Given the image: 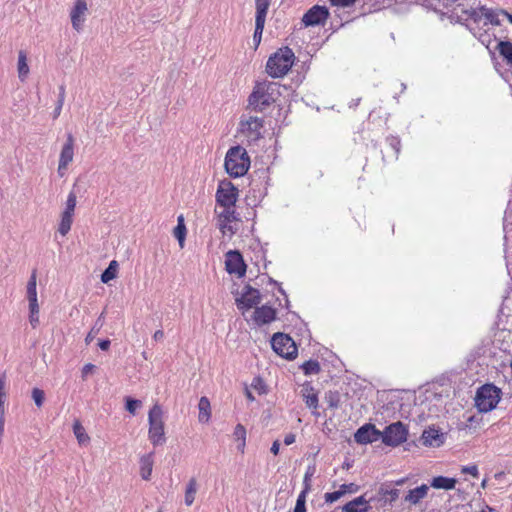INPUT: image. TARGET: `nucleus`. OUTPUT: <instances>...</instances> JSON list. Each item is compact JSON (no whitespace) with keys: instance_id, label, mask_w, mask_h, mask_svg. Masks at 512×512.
<instances>
[{"instance_id":"f257e3e1","label":"nucleus","mask_w":512,"mask_h":512,"mask_svg":"<svg viewBox=\"0 0 512 512\" xmlns=\"http://www.w3.org/2000/svg\"><path fill=\"white\" fill-rule=\"evenodd\" d=\"M264 118L250 113L241 115L237 127V136L247 145L254 144L263 138Z\"/></svg>"},{"instance_id":"f03ea898","label":"nucleus","mask_w":512,"mask_h":512,"mask_svg":"<svg viewBox=\"0 0 512 512\" xmlns=\"http://www.w3.org/2000/svg\"><path fill=\"white\" fill-rule=\"evenodd\" d=\"M250 164V157L244 147L237 145L228 149L224 167L230 177L244 176L248 172Z\"/></svg>"},{"instance_id":"7ed1b4c3","label":"nucleus","mask_w":512,"mask_h":512,"mask_svg":"<svg viewBox=\"0 0 512 512\" xmlns=\"http://www.w3.org/2000/svg\"><path fill=\"white\" fill-rule=\"evenodd\" d=\"M295 61V55L291 48H279L272 54L266 63V72L272 78H281L285 76L292 68Z\"/></svg>"},{"instance_id":"20e7f679","label":"nucleus","mask_w":512,"mask_h":512,"mask_svg":"<svg viewBox=\"0 0 512 512\" xmlns=\"http://www.w3.org/2000/svg\"><path fill=\"white\" fill-rule=\"evenodd\" d=\"M148 439L154 447L166 442L164 411L160 404L155 403L148 412Z\"/></svg>"},{"instance_id":"39448f33","label":"nucleus","mask_w":512,"mask_h":512,"mask_svg":"<svg viewBox=\"0 0 512 512\" xmlns=\"http://www.w3.org/2000/svg\"><path fill=\"white\" fill-rule=\"evenodd\" d=\"M278 94L277 84L273 82H259L254 86L248 102L254 109L263 111L276 101Z\"/></svg>"},{"instance_id":"423d86ee","label":"nucleus","mask_w":512,"mask_h":512,"mask_svg":"<svg viewBox=\"0 0 512 512\" xmlns=\"http://www.w3.org/2000/svg\"><path fill=\"white\" fill-rule=\"evenodd\" d=\"M501 389L493 384L481 386L476 393L475 404L480 412H490L496 408L501 399Z\"/></svg>"},{"instance_id":"0eeeda50","label":"nucleus","mask_w":512,"mask_h":512,"mask_svg":"<svg viewBox=\"0 0 512 512\" xmlns=\"http://www.w3.org/2000/svg\"><path fill=\"white\" fill-rule=\"evenodd\" d=\"M382 442L391 447H397L407 441L408 428L401 421L388 425L383 431H380Z\"/></svg>"},{"instance_id":"6e6552de","label":"nucleus","mask_w":512,"mask_h":512,"mask_svg":"<svg viewBox=\"0 0 512 512\" xmlns=\"http://www.w3.org/2000/svg\"><path fill=\"white\" fill-rule=\"evenodd\" d=\"M271 345L275 353L285 359L293 360L297 357V346L294 340L287 334H274L271 340Z\"/></svg>"},{"instance_id":"1a4fd4ad","label":"nucleus","mask_w":512,"mask_h":512,"mask_svg":"<svg viewBox=\"0 0 512 512\" xmlns=\"http://www.w3.org/2000/svg\"><path fill=\"white\" fill-rule=\"evenodd\" d=\"M238 198V189L230 181L219 183L216 191V202L223 209H235Z\"/></svg>"},{"instance_id":"9d476101","label":"nucleus","mask_w":512,"mask_h":512,"mask_svg":"<svg viewBox=\"0 0 512 512\" xmlns=\"http://www.w3.org/2000/svg\"><path fill=\"white\" fill-rule=\"evenodd\" d=\"M225 269L229 274L235 275L238 278L245 276L247 265L238 250H229L225 254Z\"/></svg>"},{"instance_id":"9b49d317","label":"nucleus","mask_w":512,"mask_h":512,"mask_svg":"<svg viewBox=\"0 0 512 512\" xmlns=\"http://www.w3.org/2000/svg\"><path fill=\"white\" fill-rule=\"evenodd\" d=\"M329 15L325 6L314 5L303 15L302 22L306 27L324 25Z\"/></svg>"},{"instance_id":"f8f14e48","label":"nucleus","mask_w":512,"mask_h":512,"mask_svg":"<svg viewBox=\"0 0 512 512\" xmlns=\"http://www.w3.org/2000/svg\"><path fill=\"white\" fill-rule=\"evenodd\" d=\"M74 137L71 133L67 135L66 142L62 146L59 162H58V174L63 177L68 166L74 159Z\"/></svg>"},{"instance_id":"ddd939ff","label":"nucleus","mask_w":512,"mask_h":512,"mask_svg":"<svg viewBox=\"0 0 512 512\" xmlns=\"http://www.w3.org/2000/svg\"><path fill=\"white\" fill-rule=\"evenodd\" d=\"M261 296L259 290L252 288L251 286H246L245 291L242 293L241 297L236 300L237 307L240 310H249L260 303Z\"/></svg>"},{"instance_id":"4468645a","label":"nucleus","mask_w":512,"mask_h":512,"mask_svg":"<svg viewBox=\"0 0 512 512\" xmlns=\"http://www.w3.org/2000/svg\"><path fill=\"white\" fill-rule=\"evenodd\" d=\"M421 441L427 447H440L444 444L445 435L435 426H429L423 431Z\"/></svg>"},{"instance_id":"2eb2a0df","label":"nucleus","mask_w":512,"mask_h":512,"mask_svg":"<svg viewBox=\"0 0 512 512\" xmlns=\"http://www.w3.org/2000/svg\"><path fill=\"white\" fill-rule=\"evenodd\" d=\"M88 11L86 0H76L74 6L70 12L72 27L76 31H80L82 29L83 23L85 21V14Z\"/></svg>"},{"instance_id":"dca6fc26","label":"nucleus","mask_w":512,"mask_h":512,"mask_svg":"<svg viewBox=\"0 0 512 512\" xmlns=\"http://www.w3.org/2000/svg\"><path fill=\"white\" fill-rule=\"evenodd\" d=\"M381 439L380 431L372 424L360 427L355 433V440L360 444H368Z\"/></svg>"},{"instance_id":"f3484780","label":"nucleus","mask_w":512,"mask_h":512,"mask_svg":"<svg viewBox=\"0 0 512 512\" xmlns=\"http://www.w3.org/2000/svg\"><path fill=\"white\" fill-rule=\"evenodd\" d=\"M236 219L235 209H223L217 213V225L222 235H232L234 231L231 223Z\"/></svg>"},{"instance_id":"a211bd4d","label":"nucleus","mask_w":512,"mask_h":512,"mask_svg":"<svg viewBox=\"0 0 512 512\" xmlns=\"http://www.w3.org/2000/svg\"><path fill=\"white\" fill-rule=\"evenodd\" d=\"M276 318V310L271 306L263 305L254 311L253 320L257 325L271 323Z\"/></svg>"},{"instance_id":"6ab92c4d","label":"nucleus","mask_w":512,"mask_h":512,"mask_svg":"<svg viewBox=\"0 0 512 512\" xmlns=\"http://www.w3.org/2000/svg\"><path fill=\"white\" fill-rule=\"evenodd\" d=\"M370 508L369 501L362 495L346 503L342 512H369Z\"/></svg>"},{"instance_id":"aec40b11","label":"nucleus","mask_w":512,"mask_h":512,"mask_svg":"<svg viewBox=\"0 0 512 512\" xmlns=\"http://www.w3.org/2000/svg\"><path fill=\"white\" fill-rule=\"evenodd\" d=\"M140 475L143 480H149L152 474L154 465V452L147 453L141 456L140 461Z\"/></svg>"},{"instance_id":"412c9836","label":"nucleus","mask_w":512,"mask_h":512,"mask_svg":"<svg viewBox=\"0 0 512 512\" xmlns=\"http://www.w3.org/2000/svg\"><path fill=\"white\" fill-rule=\"evenodd\" d=\"M429 487L426 484H422L414 489L408 491L405 496V501L411 505L418 504L428 494Z\"/></svg>"},{"instance_id":"4be33fe9","label":"nucleus","mask_w":512,"mask_h":512,"mask_svg":"<svg viewBox=\"0 0 512 512\" xmlns=\"http://www.w3.org/2000/svg\"><path fill=\"white\" fill-rule=\"evenodd\" d=\"M385 142H386L388 151L386 152V154H383V159L384 160L386 158H388L390 160L397 159L399 152H400V147H401L400 139L395 136H389L386 138Z\"/></svg>"},{"instance_id":"5701e85b","label":"nucleus","mask_w":512,"mask_h":512,"mask_svg":"<svg viewBox=\"0 0 512 512\" xmlns=\"http://www.w3.org/2000/svg\"><path fill=\"white\" fill-rule=\"evenodd\" d=\"M302 397L308 408L317 410L318 394L312 386L306 385L302 389Z\"/></svg>"},{"instance_id":"b1692460","label":"nucleus","mask_w":512,"mask_h":512,"mask_svg":"<svg viewBox=\"0 0 512 512\" xmlns=\"http://www.w3.org/2000/svg\"><path fill=\"white\" fill-rule=\"evenodd\" d=\"M6 376L3 374L0 376V436L4 432V415H5V407L4 402L6 399Z\"/></svg>"},{"instance_id":"393cba45","label":"nucleus","mask_w":512,"mask_h":512,"mask_svg":"<svg viewBox=\"0 0 512 512\" xmlns=\"http://www.w3.org/2000/svg\"><path fill=\"white\" fill-rule=\"evenodd\" d=\"M457 480L445 476H437L431 480V487L435 489L452 490L455 488Z\"/></svg>"},{"instance_id":"a878e982","label":"nucleus","mask_w":512,"mask_h":512,"mask_svg":"<svg viewBox=\"0 0 512 512\" xmlns=\"http://www.w3.org/2000/svg\"><path fill=\"white\" fill-rule=\"evenodd\" d=\"M246 428L242 424H237L233 431V438L237 442V449L243 454L246 447Z\"/></svg>"},{"instance_id":"bb28decb","label":"nucleus","mask_w":512,"mask_h":512,"mask_svg":"<svg viewBox=\"0 0 512 512\" xmlns=\"http://www.w3.org/2000/svg\"><path fill=\"white\" fill-rule=\"evenodd\" d=\"M272 0H255V21L266 22Z\"/></svg>"},{"instance_id":"cd10ccee","label":"nucleus","mask_w":512,"mask_h":512,"mask_svg":"<svg viewBox=\"0 0 512 512\" xmlns=\"http://www.w3.org/2000/svg\"><path fill=\"white\" fill-rule=\"evenodd\" d=\"M199 415L198 419L202 423H207L211 418V406L210 401L207 397L203 396L200 398L198 403Z\"/></svg>"},{"instance_id":"c85d7f7f","label":"nucleus","mask_w":512,"mask_h":512,"mask_svg":"<svg viewBox=\"0 0 512 512\" xmlns=\"http://www.w3.org/2000/svg\"><path fill=\"white\" fill-rule=\"evenodd\" d=\"M74 213L63 211L61 213L60 222L58 225V232L62 236H66L71 230L73 224Z\"/></svg>"},{"instance_id":"c756f323","label":"nucleus","mask_w":512,"mask_h":512,"mask_svg":"<svg viewBox=\"0 0 512 512\" xmlns=\"http://www.w3.org/2000/svg\"><path fill=\"white\" fill-rule=\"evenodd\" d=\"M187 229L184 223L183 215H179L177 218V225L173 230V235L178 240L181 248L184 247Z\"/></svg>"},{"instance_id":"7c9ffc66","label":"nucleus","mask_w":512,"mask_h":512,"mask_svg":"<svg viewBox=\"0 0 512 512\" xmlns=\"http://www.w3.org/2000/svg\"><path fill=\"white\" fill-rule=\"evenodd\" d=\"M73 432L80 445L88 444L90 441L89 435L86 433L85 428L82 426L79 420H75L73 423Z\"/></svg>"},{"instance_id":"2f4dec72","label":"nucleus","mask_w":512,"mask_h":512,"mask_svg":"<svg viewBox=\"0 0 512 512\" xmlns=\"http://www.w3.org/2000/svg\"><path fill=\"white\" fill-rule=\"evenodd\" d=\"M497 50L506 63L512 67V42L500 41L497 45Z\"/></svg>"},{"instance_id":"473e14b6","label":"nucleus","mask_w":512,"mask_h":512,"mask_svg":"<svg viewBox=\"0 0 512 512\" xmlns=\"http://www.w3.org/2000/svg\"><path fill=\"white\" fill-rule=\"evenodd\" d=\"M484 6L479 8H471L470 10L465 11L466 20H470L473 24L480 25L483 24L484 21Z\"/></svg>"},{"instance_id":"72a5a7b5","label":"nucleus","mask_w":512,"mask_h":512,"mask_svg":"<svg viewBox=\"0 0 512 512\" xmlns=\"http://www.w3.org/2000/svg\"><path fill=\"white\" fill-rule=\"evenodd\" d=\"M117 273H118V262L116 260H112L109 263V266L102 273L101 281L103 283H108L117 277Z\"/></svg>"},{"instance_id":"f704fd0d","label":"nucleus","mask_w":512,"mask_h":512,"mask_svg":"<svg viewBox=\"0 0 512 512\" xmlns=\"http://www.w3.org/2000/svg\"><path fill=\"white\" fill-rule=\"evenodd\" d=\"M18 74L19 78L24 81L29 74V66L27 64V56L24 51L18 54Z\"/></svg>"},{"instance_id":"c9c22d12","label":"nucleus","mask_w":512,"mask_h":512,"mask_svg":"<svg viewBox=\"0 0 512 512\" xmlns=\"http://www.w3.org/2000/svg\"><path fill=\"white\" fill-rule=\"evenodd\" d=\"M197 492V481L195 478H191L187 484L185 491V504L191 506L195 500Z\"/></svg>"},{"instance_id":"e433bc0d","label":"nucleus","mask_w":512,"mask_h":512,"mask_svg":"<svg viewBox=\"0 0 512 512\" xmlns=\"http://www.w3.org/2000/svg\"><path fill=\"white\" fill-rule=\"evenodd\" d=\"M27 299L35 300L37 299V272L33 270L30 276V279L27 283Z\"/></svg>"},{"instance_id":"4c0bfd02","label":"nucleus","mask_w":512,"mask_h":512,"mask_svg":"<svg viewBox=\"0 0 512 512\" xmlns=\"http://www.w3.org/2000/svg\"><path fill=\"white\" fill-rule=\"evenodd\" d=\"M489 24L498 26L500 25V20L498 18V13L490 8H484V21L483 26H488Z\"/></svg>"},{"instance_id":"58836bf2","label":"nucleus","mask_w":512,"mask_h":512,"mask_svg":"<svg viewBox=\"0 0 512 512\" xmlns=\"http://www.w3.org/2000/svg\"><path fill=\"white\" fill-rule=\"evenodd\" d=\"M301 368L306 375L317 374L320 371V364L316 360H308L302 364Z\"/></svg>"},{"instance_id":"ea45409f","label":"nucleus","mask_w":512,"mask_h":512,"mask_svg":"<svg viewBox=\"0 0 512 512\" xmlns=\"http://www.w3.org/2000/svg\"><path fill=\"white\" fill-rule=\"evenodd\" d=\"M265 27V22L255 21V30L253 34V41L255 44V48L259 46L262 39L263 30Z\"/></svg>"},{"instance_id":"a19ab883","label":"nucleus","mask_w":512,"mask_h":512,"mask_svg":"<svg viewBox=\"0 0 512 512\" xmlns=\"http://www.w3.org/2000/svg\"><path fill=\"white\" fill-rule=\"evenodd\" d=\"M251 387L259 394L263 395L267 393V386L264 380L260 377H255L251 383Z\"/></svg>"},{"instance_id":"79ce46f5","label":"nucleus","mask_w":512,"mask_h":512,"mask_svg":"<svg viewBox=\"0 0 512 512\" xmlns=\"http://www.w3.org/2000/svg\"><path fill=\"white\" fill-rule=\"evenodd\" d=\"M379 494L382 495L390 503H393L399 497V490L398 489L387 490V489L381 488L379 490Z\"/></svg>"},{"instance_id":"37998d69","label":"nucleus","mask_w":512,"mask_h":512,"mask_svg":"<svg viewBox=\"0 0 512 512\" xmlns=\"http://www.w3.org/2000/svg\"><path fill=\"white\" fill-rule=\"evenodd\" d=\"M141 404L140 400L133 399L131 397H126L125 399V408L131 415L136 414V410L141 406Z\"/></svg>"},{"instance_id":"c03bdc74","label":"nucleus","mask_w":512,"mask_h":512,"mask_svg":"<svg viewBox=\"0 0 512 512\" xmlns=\"http://www.w3.org/2000/svg\"><path fill=\"white\" fill-rule=\"evenodd\" d=\"M76 204H77V196L74 192H70L67 196L64 211L74 213Z\"/></svg>"},{"instance_id":"a18cd8bd","label":"nucleus","mask_w":512,"mask_h":512,"mask_svg":"<svg viewBox=\"0 0 512 512\" xmlns=\"http://www.w3.org/2000/svg\"><path fill=\"white\" fill-rule=\"evenodd\" d=\"M306 497L305 492H300L293 512H306Z\"/></svg>"},{"instance_id":"49530a36","label":"nucleus","mask_w":512,"mask_h":512,"mask_svg":"<svg viewBox=\"0 0 512 512\" xmlns=\"http://www.w3.org/2000/svg\"><path fill=\"white\" fill-rule=\"evenodd\" d=\"M330 5L336 8H350L355 5L358 0H328Z\"/></svg>"},{"instance_id":"de8ad7c7","label":"nucleus","mask_w":512,"mask_h":512,"mask_svg":"<svg viewBox=\"0 0 512 512\" xmlns=\"http://www.w3.org/2000/svg\"><path fill=\"white\" fill-rule=\"evenodd\" d=\"M32 398H33L35 404L37 405V407H41L45 400V393L43 390H41L39 388H33Z\"/></svg>"},{"instance_id":"09e8293b","label":"nucleus","mask_w":512,"mask_h":512,"mask_svg":"<svg viewBox=\"0 0 512 512\" xmlns=\"http://www.w3.org/2000/svg\"><path fill=\"white\" fill-rule=\"evenodd\" d=\"M342 496H344V491H341L340 489L334 492H327L324 495V499L326 503H334L337 500H339Z\"/></svg>"},{"instance_id":"8fccbe9b","label":"nucleus","mask_w":512,"mask_h":512,"mask_svg":"<svg viewBox=\"0 0 512 512\" xmlns=\"http://www.w3.org/2000/svg\"><path fill=\"white\" fill-rule=\"evenodd\" d=\"M461 472L463 474H469L474 478H477L479 476V471L477 465H469V466H463L461 469Z\"/></svg>"},{"instance_id":"3c124183","label":"nucleus","mask_w":512,"mask_h":512,"mask_svg":"<svg viewBox=\"0 0 512 512\" xmlns=\"http://www.w3.org/2000/svg\"><path fill=\"white\" fill-rule=\"evenodd\" d=\"M313 475V472H309L307 471L304 475V480H303V484H304V488L301 492H305V495H307L309 493V491L311 490V477Z\"/></svg>"},{"instance_id":"603ef678","label":"nucleus","mask_w":512,"mask_h":512,"mask_svg":"<svg viewBox=\"0 0 512 512\" xmlns=\"http://www.w3.org/2000/svg\"><path fill=\"white\" fill-rule=\"evenodd\" d=\"M341 491H344V495L346 493H355L358 490V486L354 483L342 484L339 488Z\"/></svg>"},{"instance_id":"864d4df0","label":"nucleus","mask_w":512,"mask_h":512,"mask_svg":"<svg viewBox=\"0 0 512 512\" xmlns=\"http://www.w3.org/2000/svg\"><path fill=\"white\" fill-rule=\"evenodd\" d=\"M61 94H60V98L58 100V104H57V107L55 108V111H54V117L57 118L60 113H61V109H62V106H63V102H64V88L61 87Z\"/></svg>"},{"instance_id":"5fc2aeb1","label":"nucleus","mask_w":512,"mask_h":512,"mask_svg":"<svg viewBox=\"0 0 512 512\" xmlns=\"http://www.w3.org/2000/svg\"><path fill=\"white\" fill-rule=\"evenodd\" d=\"M29 322L33 328H36L39 325V312H30L29 313Z\"/></svg>"},{"instance_id":"6e6d98bb","label":"nucleus","mask_w":512,"mask_h":512,"mask_svg":"<svg viewBox=\"0 0 512 512\" xmlns=\"http://www.w3.org/2000/svg\"><path fill=\"white\" fill-rule=\"evenodd\" d=\"M94 369H95V365H93L91 363H88V364L84 365L83 368H82V378L85 379L86 376L89 373H92Z\"/></svg>"},{"instance_id":"4d7b16f0","label":"nucleus","mask_w":512,"mask_h":512,"mask_svg":"<svg viewBox=\"0 0 512 512\" xmlns=\"http://www.w3.org/2000/svg\"><path fill=\"white\" fill-rule=\"evenodd\" d=\"M29 302V312H39L40 311V308H39V304H38V299H35V300H30L28 301Z\"/></svg>"},{"instance_id":"13d9d810","label":"nucleus","mask_w":512,"mask_h":512,"mask_svg":"<svg viewBox=\"0 0 512 512\" xmlns=\"http://www.w3.org/2000/svg\"><path fill=\"white\" fill-rule=\"evenodd\" d=\"M295 440H296L295 434L288 433L284 437V444L289 446V445L293 444L295 442Z\"/></svg>"},{"instance_id":"bf43d9fd","label":"nucleus","mask_w":512,"mask_h":512,"mask_svg":"<svg viewBox=\"0 0 512 512\" xmlns=\"http://www.w3.org/2000/svg\"><path fill=\"white\" fill-rule=\"evenodd\" d=\"M279 449H280V443L278 440H275L273 443H272V446H271V452L274 454V455H278L279 453Z\"/></svg>"},{"instance_id":"052dcab7","label":"nucleus","mask_w":512,"mask_h":512,"mask_svg":"<svg viewBox=\"0 0 512 512\" xmlns=\"http://www.w3.org/2000/svg\"><path fill=\"white\" fill-rule=\"evenodd\" d=\"M110 344H111V343H110V340H101V341L98 343V345H99L100 349H101V350H104V351H106V350H108V349H109Z\"/></svg>"},{"instance_id":"680f3d73","label":"nucleus","mask_w":512,"mask_h":512,"mask_svg":"<svg viewBox=\"0 0 512 512\" xmlns=\"http://www.w3.org/2000/svg\"><path fill=\"white\" fill-rule=\"evenodd\" d=\"M164 337V332L162 330L155 331L153 338L155 341L161 340Z\"/></svg>"},{"instance_id":"e2e57ef3","label":"nucleus","mask_w":512,"mask_h":512,"mask_svg":"<svg viewBox=\"0 0 512 512\" xmlns=\"http://www.w3.org/2000/svg\"><path fill=\"white\" fill-rule=\"evenodd\" d=\"M501 14L504 15L508 19V21L512 24V14H510L504 10H501Z\"/></svg>"},{"instance_id":"0e129e2a","label":"nucleus","mask_w":512,"mask_h":512,"mask_svg":"<svg viewBox=\"0 0 512 512\" xmlns=\"http://www.w3.org/2000/svg\"><path fill=\"white\" fill-rule=\"evenodd\" d=\"M246 397L248 398L249 401H254L255 400L254 396L252 395V393L248 389H246Z\"/></svg>"},{"instance_id":"69168bd1","label":"nucleus","mask_w":512,"mask_h":512,"mask_svg":"<svg viewBox=\"0 0 512 512\" xmlns=\"http://www.w3.org/2000/svg\"><path fill=\"white\" fill-rule=\"evenodd\" d=\"M481 487L485 489L487 487V479H483L481 482Z\"/></svg>"},{"instance_id":"338daca9","label":"nucleus","mask_w":512,"mask_h":512,"mask_svg":"<svg viewBox=\"0 0 512 512\" xmlns=\"http://www.w3.org/2000/svg\"><path fill=\"white\" fill-rule=\"evenodd\" d=\"M91 334H92V333L90 332V333L87 335V337H86V341H87V342H89V340L92 338V335H91Z\"/></svg>"},{"instance_id":"774afa93","label":"nucleus","mask_w":512,"mask_h":512,"mask_svg":"<svg viewBox=\"0 0 512 512\" xmlns=\"http://www.w3.org/2000/svg\"><path fill=\"white\" fill-rule=\"evenodd\" d=\"M330 406H331V407H337V403L330 402Z\"/></svg>"}]
</instances>
